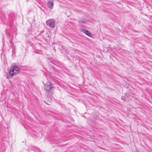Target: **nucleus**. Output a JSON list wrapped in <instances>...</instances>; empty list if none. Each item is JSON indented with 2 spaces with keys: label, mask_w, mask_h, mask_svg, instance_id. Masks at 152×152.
Instances as JSON below:
<instances>
[{
  "label": "nucleus",
  "mask_w": 152,
  "mask_h": 152,
  "mask_svg": "<svg viewBox=\"0 0 152 152\" xmlns=\"http://www.w3.org/2000/svg\"><path fill=\"white\" fill-rule=\"evenodd\" d=\"M20 69L17 66H13L10 70L9 74L10 76H13L16 75L20 72Z\"/></svg>",
  "instance_id": "f257e3e1"
},
{
  "label": "nucleus",
  "mask_w": 152,
  "mask_h": 152,
  "mask_svg": "<svg viewBox=\"0 0 152 152\" xmlns=\"http://www.w3.org/2000/svg\"><path fill=\"white\" fill-rule=\"evenodd\" d=\"M46 24L49 27L55 28L56 27V20L53 19H49L46 22Z\"/></svg>",
  "instance_id": "f03ea898"
},
{
  "label": "nucleus",
  "mask_w": 152,
  "mask_h": 152,
  "mask_svg": "<svg viewBox=\"0 0 152 152\" xmlns=\"http://www.w3.org/2000/svg\"><path fill=\"white\" fill-rule=\"evenodd\" d=\"M52 88V85L50 82H47L45 85V89L47 91L50 90Z\"/></svg>",
  "instance_id": "7ed1b4c3"
},
{
  "label": "nucleus",
  "mask_w": 152,
  "mask_h": 152,
  "mask_svg": "<svg viewBox=\"0 0 152 152\" xmlns=\"http://www.w3.org/2000/svg\"><path fill=\"white\" fill-rule=\"evenodd\" d=\"M80 30L81 32L84 33L90 37H91L92 36V34L88 30H86L82 28H80Z\"/></svg>",
  "instance_id": "20e7f679"
},
{
  "label": "nucleus",
  "mask_w": 152,
  "mask_h": 152,
  "mask_svg": "<svg viewBox=\"0 0 152 152\" xmlns=\"http://www.w3.org/2000/svg\"><path fill=\"white\" fill-rule=\"evenodd\" d=\"M48 6L50 9H52L53 7L54 4L52 1H49L47 4Z\"/></svg>",
  "instance_id": "39448f33"
},
{
  "label": "nucleus",
  "mask_w": 152,
  "mask_h": 152,
  "mask_svg": "<svg viewBox=\"0 0 152 152\" xmlns=\"http://www.w3.org/2000/svg\"><path fill=\"white\" fill-rule=\"evenodd\" d=\"M81 22L82 23H85V22L84 21H80V23H81Z\"/></svg>",
  "instance_id": "423d86ee"
}]
</instances>
